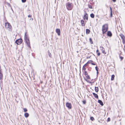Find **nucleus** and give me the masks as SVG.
<instances>
[{"label":"nucleus","mask_w":125,"mask_h":125,"mask_svg":"<svg viewBox=\"0 0 125 125\" xmlns=\"http://www.w3.org/2000/svg\"><path fill=\"white\" fill-rule=\"evenodd\" d=\"M112 0L114 2H115L116 1V0Z\"/></svg>","instance_id":"37998d69"},{"label":"nucleus","mask_w":125,"mask_h":125,"mask_svg":"<svg viewBox=\"0 0 125 125\" xmlns=\"http://www.w3.org/2000/svg\"><path fill=\"white\" fill-rule=\"evenodd\" d=\"M33 19H32V20H33Z\"/></svg>","instance_id":"8fccbe9b"},{"label":"nucleus","mask_w":125,"mask_h":125,"mask_svg":"<svg viewBox=\"0 0 125 125\" xmlns=\"http://www.w3.org/2000/svg\"><path fill=\"white\" fill-rule=\"evenodd\" d=\"M83 19L84 20H88V15L86 13H85L83 17Z\"/></svg>","instance_id":"0eeeda50"},{"label":"nucleus","mask_w":125,"mask_h":125,"mask_svg":"<svg viewBox=\"0 0 125 125\" xmlns=\"http://www.w3.org/2000/svg\"><path fill=\"white\" fill-rule=\"evenodd\" d=\"M88 7L89 8H90V9H92V7L91 5H89Z\"/></svg>","instance_id":"a878e982"},{"label":"nucleus","mask_w":125,"mask_h":125,"mask_svg":"<svg viewBox=\"0 0 125 125\" xmlns=\"http://www.w3.org/2000/svg\"><path fill=\"white\" fill-rule=\"evenodd\" d=\"M85 80L86 81H87H87H87V79H85Z\"/></svg>","instance_id":"de8ad7c7"},{"label":"nucleus","mask_w":125,"mask_h":125,"mask_svg":"<svg viewBox=\"0 0 125 125\" xmlns=\"http://www.w3.org/2000/svg\"><path fill=\"white\" fill-rule=\"evenodd\" d=\"M119 57L121 59V61L124 58L123 57L121 56L120 55L119 56Z\"/></svg>","instance_id":"bb28decb"},{"label":"nucleus","mask_w":125,"mask_h":125,"mask_svg":"<svg viewBox=\"0 0 125 125\" xmlns=\"http://www.w3.org/2000/svg\"><path fill=\"white\" fill-rule=\"evenodd\" d=\"M97 54L98 56H99L100 54V52H98L97 53Z\"/></svg>","instance_id":"f704fd0d"},{"label":"nucleus","mask_w":125,"mask_h":125,"mask_svg":"<svg viewBox=\"0 0 125 125\" xmlns=\"http://www.w3.org/2000/svg\"><path fill=\"white\" fill-rule=\"evenodd\" d=\"M23 110L25 112H26L27 111V110L26 108H23Z\"/></svg>","instance_id":"4be33fe9"},{"label":"nucleus","mask_w":125,"mask_h":125,"mask_svg":"<svg viewBox=\"0 0 125 125\" xmlns=\"http://www.w3.org/2000/svg\"><path fill=\"white\" fill-rule=\"evenodd\" d=\"M81 25L82 26H84L85 25L84 23V21L83 20H82L81 21Z\"/></svg>","instance_id":"9b49d317"},{"label":"nucleus","mask_w":125,"mask_h":125,"mask_svg":"<svg viewBox=\"0 0 125 125\" xmlns=\"http://www.w3.org/2000/svg\"><path fill=\"white\" fill-rule=\"evenodd\" d=\"M66 6L67 9L69 10H71L73 8V7L71 3L69 2L66 4Z\"/></svg>","instance_id":"7ed1b4c3"},{"label":"nucleus","mask_w":125,"mask_h":125,"mask_svg":"<svg viewBox=\"0 0 125 125\" xmlns=\"http://www.w3.org/2000/svg\"><path fill=\"white\" fill-rule=\"evenodd\" d=\"M48 55H49V56L50 57H51V54L50 53V52H49V51H48Z\"/></svg>","instance_id":"b1692460"},{"label":"nucleus","mask_w":125,"mask_h":125,"mask_svg":"<svg viewBox=\"0 0 125 125\" xmlns=\"http://www.w3.org/2000/svg\"><path fill=\"white\" fill-rule=\"evenodd\" d=\"M98 102L101 105H103L104 104L103 102L101 100H98Z\"/></svg>","instance_id":"ddd939ff"},{"label":"nucleus","mask_w":125,"mask_h":125,"mask_svg":"<svg viewBox=\"0 0 125 125\" xmlns=\"http://www.w3.org/2000/svg\"><path fill=\"white\" fill-rule=\"evenodd\" d=\"M101 48V49L102 51V52L104 54H106V52H105V51L103 50L104 49V48L103 47H100Z\"/></svg>","instance_id":"9d476101"},{"label":"nucleus","mask_w":125,"mask_h":125,"mask_svg":"<svg viewBox=\"0 0 125 125\" xmlns=\"http://www.w3.org/2000/svg\"><path fill=\"white\" fill-rule=\"evenodd\" d=\"M124 42H123L124 43V42H124Z\"/></svg>","instance_id":"09e8293b"},{"label":"nucleus","mask_w":125,"mask_h":125,"mask_svg":"<svg viewBox=\"0 0 125 125\" xmlns=\"http://www.w3.org/2000/svg\"><path fill=\"white\" fill-rule=\"evenodd\" d=\"M90 62L89 61H88L86 63H87V64H88V63H89Z\"/></svg>","instance_id":"49530a36"},{"label":"nucleus","mask_w":125,"mask_h":125,"mask_svg":"<svg viewBox=\"0 0 125 125\" xmlns=\"http://www.w3.org/2000/svg\"><path fill=\"white\" fill-rule=\"evenodd\" d=\"M91 64L92 65H95V64L94 63H91Z\"/></svg>","instance_id":"58836bf2"},{"label":"nucleus","mask_w":125,"mask_h":125,"mask_svg":"<svg viewBox=\"0 0 125 125\" xmlns=\"http://www.w3.org/2000/svg\"><path fill=\"white\" fill-rule=\"evenodd\" d=\"M5 27L7 28H9L10 29H11V26L10 24L8 22L5 23Z\"/></svg>","instance_id":"39448f33"},{"label":"nucleus","mask_w":125,"mask_h":125,"mask_svg":"<svg viewBox=\"0 0 125 125\" xmlns=\"http://www.w3.org/2000/svg\"><path fill=\"white\" fill-rule=\"evenodd\" d=\"M83 70H84L85 71L86 69V68H85V67H84V66H83Z\"/></svg>","instance_id":"72a5a7b5"},{"label":"nucleus","mask_w":125,"mask_h":125,"mask_svg":"<svg viewBox=\"0 0 125 125\" xmlns=\"http://www.w3.org/2000/svg\"><path fill=\"white\" fill-rule=\"evenodd\" d=\"M120 35L121 39L123 40V41H124V42H125V37L124 36V35L122 34H121Z\"/></svg>","instance_id":"1a4fd4ad"},{"label":"nucleus","mask_w":125,"mask_h":125,"mask_svg":"<svg viewBox=\"0 0 125 125\" xmlns=\"http://www.w3.org/2000/svg\"><path fill=\"white\" fill-rule=\"evenodd\" d=\"M89 41L90 42L91 44H92L93 43V42L92 40V39L91 38H89Z\"/></svg>","instance_id":"412c9836"},{"label":"nucleus","mask_w":125,"mask_h":125,"mask_svg":"<svg viewBox=\"0 0 125 125\" xmlns=\"http://www.w3.org/2000/svg\"><path fill=\"white\" fill-rule=\"evenodd\" d=\"M94 118L93 117H90V119L92 121H93L94 120Z\"/></svg>","instance_id":"393cba45"},{"label":"nucleus","mask_w":125,"mask_h":125,"mask_svg":"<svg viewBox=\"0 0 125 125\" xmlns=\"http://www.w3.org/2000/svg\"><path fill=\"white\" fill-rule=\"evenodd\" d=\"M83 104H85L86 103V102L85 100H84L83 101Z\"/></svg>","instance_id":"7c9ffc66"},{"label":"nucleus","mask_w":125,"mask_h":125,"mask_svg":"<svg viewBox=\"0 0 125 125\" xmlns=\"http://www.w3.org/2000/svg\"><path fill=\"white\" fill-rule=\"evenodd\" d=\"M87 82H88V83H92V82H90V81H87Z\"/></svg>","instance_id":"e433bc0d"},{"label":"nucleus","mask_w":125,"mask_h":125,"mask_svg":"<svg viewBox=\"0 0 125 125\" xmlns=\"http://www.w3.org/2000/svg\"><path fill=\"white\" fill-rule=\"evenodd\" d=\"M90 17L92 18H94V15L93 13H91L90 15Z\"/></svg>","instance_id":"aec40b11"},{"label":"nucleus","mask_w":125,"mask_h":125,"mask_svg":"<svg viewBox=\"0 0 125 125\" xmlns=\"http://www.w3.org/2000/svg\"><path fill=\"white\" fill-rule=\"evenodd\" d=\"M107 35L109 37H111L112 36V34L111 32L110 31H109L107 32Z\"/></svg>","instance_id":"f8f14e48"},{"label":"nucleus","mask_w":125,"mask_h":125,"mask_svg":"<svg viewBox=\"0 0 125 125\" xmlns=\"http://www.w3.org/2000/svg\"><path fill=\"white\" fill-rule=\"evenodd\" d=\"M110 121V118H108L107 119V121Z\"/></svg>","instance_id":"2f4dec72"},{"label":"nucleus","mask_w":125,"mask_h":125,"mask_svg":"<svg viewBox=\"0 0 125 125\" xmlns=\"http://www.w3.org/2000/svg\"><path fill=\"white\" fill-rule=\"evenodd\" d=\"M89 62H93V61L92 60H90L89 61Z\"/></svg>","instance_id":"c03bdc74"},{"label":"nucleus","mask_w":125,"mask_h":125,"mask_svg":"<svg viewBox=\"0 0 125 125\" xmlns=\"http://www.w3.org/2000/svg\"><path fill=\"white\" fill-rule=\"evenodd\" d=\"M29 114L28 113H25L24 114L25 117L26 118L28 117L29 116Z\"/></svg>","instance_id":"2eb2a0df"},{"label":"nucleus","mask_w":125,"mask_h":125,"mask_svg":"<svg viewBox=\"0 0 125 125\" xmlns=\"http://www.w3.org/2000/svg\"><path fill=\"white\" fill-rule=\"evenodd\" d=\"M107 25H104L103 26L102 30L103 32V33L106 32L108 30Z\"/></svg>","instance_id":"f03ea898"},{"label":"nucleus","mask_w":125,"mask_h":125,"mask_svg":"<svg viewBox=\"0 0 125 125\" xmlns=\"http://www.w3.org/2000/svg\"><path fill=\"white\" fill-rule=\"evenodd\" d=\"M115 76L113 74L111 76V80L112 81L114 79Z\"/></svg>","instance_id":"6ab92c4d"},{"label":"nucleus","mask_w":125,"mask_h":125,"mask_svg":"<svg viewBox=\"0 0 125 125\" xmlns=\"http://www.w3.org/2000/svg\"><path fill=\"white\" fill-rule=\"evenodd\" d=\"M22 42V40L20 39L16 40L15 42V43L18 45H20L21 43Z\"/></svg>","instance_id":"20e7f679"},{"label":"nucleus","mask_w":125,"mask_h":125,"mask_svg":"<svg viewBox=\"0 0 125 125\" xmlns=\"http://www.w3.org/2000/svg\"><path fill=\"white\" fill-rule=\"evenodd\" d=\"M87 63H86L85 64H84V65H83V66H84V67H86V66L87 65Z\"/></svg>","instance_id":"4c0bfd02"},{"label":"nucleus","mask_w":125,"mask_h":125,"mask_svg":"<svg viewBox=\"0 0 125 125\" xmlns=\"http://www.w3.org/2000/svg\"><path fill=\"white\" fill-rule=\"evenodd\" d=\"M95 69L96 70V71H98V68L97 67V66H96L95 67Z\"/></svg>","instance_id":"cd10ccee"},{"label":"nucleus","mask_w":125,"mask_h":125,"mask_svg":"<svg viewBox=\"0 0 125 125\" xmlns=\"http://www.w3.org/2000/svg\"><path fill=\"white\" fill-rule=\"evenodd\" d=\"M56 32L57 33L58 35L59 36L60 35V31L59 29H57L56 30Z\"/></svg>","instance_id":"6e6552de"},{"label":"nucleus","mask_w":125,"mask_h":125,"mask_svg":"<svg viewBox=\"0 0 125 125\" xmlns=\"http://www.w3.org/2000/svg\"><path fill=\"white\" fill-rule=\"evenodd\" d=\"M97 74H98V71H97Z\"/></svg>","instance_id":"a18cd8bd"},{"label":"nucleus","mask_w":125,"mask_h":125,"mask_svg":"<svg viewBox=\"0 0 125 125\" xmlns=\"http://www.w3.org/2000/svg\"><path fill=\"white\" fill-rule=\"evenodd\" d=\"M86 77L87 79H90V77L89 75H87Z\"/></svg>","instance_id":"c756f323"},{"label":"nucleus","mask_w":125,"mask_h":125,"mask_svg":"<svg viewBox=\"0 0 125 125\" xmlns=\"http://www.w3.org/2000/svg\"><path fill=\"white\" fill-rule=\"evenodd\" d=\"M97 53L99 52V50H97L96 51Z\"/></svg>","instance_id":"79ce46f5"},{"label":"nucleus","mask_w":125,"mask_h":125,"mask_svg":"<svg viewBox=\"0 0 125 125\" xmlns=\"http://www.w3.org/2000/svg\"><path fill=\"white\" fill-rule=\"evenodd\" d=\"M95 90L96 92H98L99 90L98 87H95Z\"/></svg>","instance_id":"a211bd4d"},{"label":"nucleus","mask_w":125,"mask_h":125,"mask_svg":"<svg viewBox=\"0 0 125 125\" xmlns=\"http://www.w3.org/2000/svg\"><path fill=\"white\" fill-rule=\"evenodd\" d=\"M112 12H110V17H112Z\"/></svg>","instance_id":"473e14b6"},{"label":"nucleus","mask_w":125,"mask_h":125,"mask_svg":"<svg viewBox=\"0 0 125 125\" xmlns=\"http://www.w3.org/2000/svg\"><path fill=\"white\" fill-rule=\"evenodd\" d=\"M3 77V74L2 73H0V79L1 80H2V79Z\"/></svg>","instance_id":"f3484780"},{"label":"nucleus","mask_w":125,"mask_h":125,"mask_svg":"<svg viewBox=\"0 0 125 125\" xmlns=\"http://www.w3.org/2000/svg\"><path fill=\"white\" fill-rule=\"evenodd\" d=\"M24 39L25 40L28 46L29 47H30V41L29 37L26 35V32L25 34Z\"/></svg>","instance_id":"f257e3e1"},{"label":"nucleus","mask_w":125,"mask_h":125,"mask_svg":"<svg viewBox=\"0 0 125 125\" xmlns=\"http://www.w3.org/2000/svg\"><path fill=\"white\" fill-rule=\"evenodd\" d=\"M2 69L1 68L0 69V73H2Z\"/></svg>","instance_id":"ea45409f"},{"label":"nucleus","mask_w":125,"mask_h":125,"mask_svg":"<svg viewBox=\"0 0 125 125\" xmlns=\"http://www.w3.org/2000/svg\"><path fill=\"white\" fill-rule=\"evenodd\" d=\"M29 17H31V15H29L28 16Z\"/></svg>","instance_id":"c9c22d12"},{"label":"nucleus","mask_w":125,"mask_h":125,"mask_svg":"<svg viewBox=\"0 0 125 125\" xmlns=\"http://www.w3.org/2000/svg\"><path fill=\"white\" fill-rule=\"evenodd\" d=\"M26 0H21V1L22 2L24 3L26 1Z\"/></svg>","instance_id":"c85d7f7f"},{"label":"nucleus","mask_w":125,"mask_h":125,"mask_svg":"<svg viewBox=\"0 0 125 125\" xmlns=\"http://www.w3.org/2000/svg\"><path fill=\"white\" fill-rule=\"evenodd\" d=\"M93 94L95 98H98V96L97 94L94 93H93Z\"/></svg>","instance_id":"4468645a"},{"label":"nucleus","mask_w":125,"mask_h":125,"mask_svg":"<svg viewBox=\"0 0 125 125\" xmlns=\"http://www.w3.org/2000/svg\"><path fill=\"white\" fill-rule=\"evenodd\" d=\"M66 106L69 109H71L72 107V106L71 104L69 103H66Z\"/></svg>","instance_id":"423d86ee"},{"label":"nucleus","mask_w":125,"mask_h":125,"mask_svg":"<svg viewBox=\"0 0 125 125\" xmlns=\"http://www.w3.org/2000/svg\"><path fill=\"white\" fill-rule=\"evenodd\" d=\"M84 74L85 75H88V73L86 71H85L84 72Z\"/></svg>","instance_id":"5701e85b"},{"label":"nucleus","mask_w":125,"mask_h":125,"mask_svg":"<svg viewBox=\"0 0 125 125\" xmlns=\"http://www.w3.org/2000/svg\"><path fill=\"white\" fill-rule=\"evenodd\" d=\"M110 10L111 11V12H112V8H111V7H110Z\"/></svg>","instance_id":"a19ab883"},{"label":"nucleus","mask_w":125,"mask_h":125,"mask_svg":"<svg viewBox=\"0 0 125 125\" xmlns=\"http://www.w3.org/2000/svg\"><path fill=\"white\" fill-rule=\"evenodd\" d=\"M90 32V31L89 29H87L86 30V33L87 34H88Z\"/></svg>","instance_id":"dca6fc26"}]
</instances>
